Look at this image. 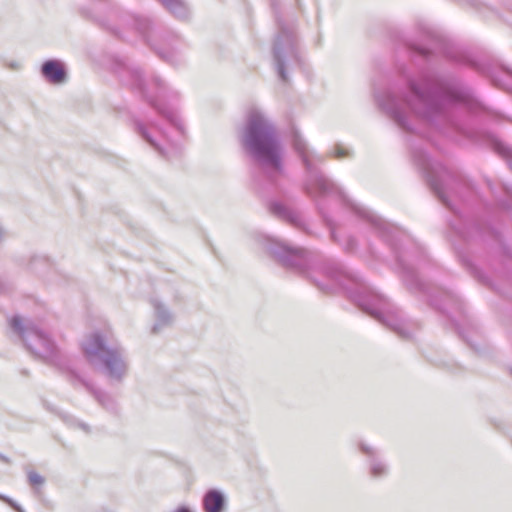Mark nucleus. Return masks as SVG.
<instances>
[{
    "mask_svg": "<svg viewBox=\"0 0 512 512\" xmlns=\"http://www.w3.org/2000/svg\"><path fill=\"white\" fill-rule=\"evenodd\" d=\"M174 512H191V510L187 507H180Z\"/></svg>",
    "mask_w": 512,
    "mask_h": 512,
    "instance_id": "10",
    "label": "nucleus"
},
{
    "mask_svg": "<svg viewBox=\"0 0 512 512\" xmlns=\"http://www.w3.org/2000/svg\"><path fill=\"white\" fill-rule=\"evenodd\" d=\"M83 350L89 360L105 356L104 361L111 371L114 369V365L121 366V361L118 358L117 353L106 349L101 337L98 334L91 335L84 342Z\"/></svg>",
    "mask_w": 512,
    "mask_h": 512,
    "instance_id": "2",
    "label": "nucleus"
},
{
    "mask_svg": "<svg viewBox=\"0 0 512 512\" xmlns=\"http://www.w3.org/2000/svg\"><path fill=\"white\" fill-rule=\"evenodd\" d=\"M27 477L28 483L36 490H38V488L41 487L45 482L44 478L35 471H29L27 473Z\"/></svg>",
    "mask_w": 512,
    "mask_h": 512,
    "instance_id": "7",
    "label": "nucleus"
},
{
    "mask_svg": "<svg viewBox=\"0 0 512 512\" xmlns=\"http://www.w3.org/2000/svg\"><path fill=\"white\" fill-rule=\"evenodd\" d=\"M0 460H2L4 462H8V459L4 455H1V454H0Z\"/></svg>",
    "mask_w": 512,
    "mask_h": 512,
    "instance_id": "11",
    "label": "nucleus"
},
{
    "mask_svg": "<svg viewBox=\"0 0 512 512\" xmlns=\"http://www.w3.org/2000/svg\"><path fill=\"white\" fill-rule=\"evenodd\" d=\"M42 73L52 83L59 84L65 79L63 66L57 61H47L42 67Z\"/></svg>",
    "mask_w": 512,
    "mask_h": 512,
    "instance_id": "5",
    "label": "nucleus"
},
{
    "mask_svg": "<svg viewBox=\"0 0 512 512\" xmlns=\"http://www.w3.org/2000/svg\"><path fill=\"white\" fill-rule=\"evenodd\" d=\"M66 424L74 429H79L84 434L92 432L93 425L84 421L81 418H66Z\"/></svg>",
    "mask_w": 512,
    "mask_h": 512,
    "instance_id": "6",
    "label": "nucleus"
},
{
    "mask_svg": "<svg viewBox=\"0 0 512 512\" xmlns=\"http://www.w3.org/2000/svg\"><path fill=\"white\" fill-rule=\"evenodd\" d=\"M247 146L258 158L278 166L277 145L271 132L261 124H254L250 127Z\"/></svg>",
    "mask_w": 512,
    "mask_h": 512,
    "instance_id": "1",
    "label": "nucleus"
},
{
    "mask_svg": "<svg viewBox=\"0 0 512 512\" xmlns=\"http://www.w3.org/2000/svg\"><path fill=\"white\" fill-rule=\"evenodd\" d=\"M11 328L19 335L24 332V321L18 316H14L9 321Z\"/></svg>",
    "mask_w": 512,
    "mask_h": 512,
    "instance_id": "8",
    "label": "nucleus"
},
{
    "mask_svg": "<svg viewBox=\"0 0 512 512\" xmlns=\"http://www.w3.org/2000/svg\"><path fill=\"white\" fill-rule=\"evenodd\" d=\"M0 500L6 502L10 507H12L17 512H24V510L13 499L0 494Z\"/></svg>",
    "mask_w": 512,
    "mask_h": 512,
    "instance_id": "9",
    "label": "nucleus"
},
{
    "mask_svg": "<svg viewBox=\"0 0 512 512\" xmlns=\"http://www.w3.org/2000/svg\"><path fill=\"white\" fill-rule=\"evenodd\" d=\"M359 448L363 454L369 458V474L373 478H381L387 475L388 466L386 462L379 457L377 450L364 443H359Z\"/></svg>",
    "mask_w": 512,
    "mask_h": 512,
    "instance_id": "3",
    "label": "nucleus"
},
{
    "mask_svg": "<svg viewBox=\"0 0 512 512\" xmlns=\"http://www.w3.org/2000/svg\"><path fill=\"white\" fill-rule=\"evenodd\" d=\"M202 505L205 512H224V495L218 490H209L203 497Z\"/></svg>",
    "mask_w": 512,
    "mask_h": 512,
    "instance_id": "4",
    "label": "nucleus"
}]
</instances>
